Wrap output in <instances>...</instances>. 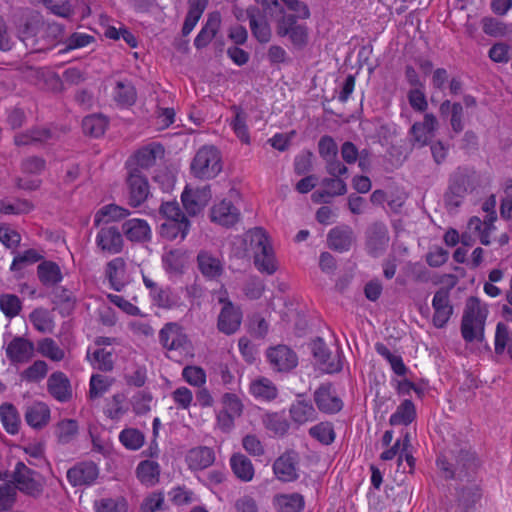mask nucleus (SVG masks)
<instances>
[{
    "mask_svg": "<svg viewBox=\"0 0 512 512\" xmlns=\"http://www.w3.org/2000/svg\"><path fill=\"white\" fill-rule=\"evenodd\" d=\"M487 314L486 305L479 299L471 297L467 300L461 325L462 336L466 341L472 342L482 338Z\"/></svg>",
    "mask_w": 512,
    "mask_h": 512,
    "instance_id": "f257e3e1",
    "label": "nucleus"
},
{
    "mask_svg": "<svg viewBox=\"0 0 512 512\" xmlns=\"http://www.w3.org/2000/svg\"><path fill=\"white\" fill-rule=\"evenodd\" d=\"M159 343L166 350L170 359L178 361V357H182L189 353L191 349V341L185 333L183 327L176 322L166 323L159 331Z\"/></svg>",
    "mask_w": 512,
    "mask_h": 512,
    "instance_id": "f03ea898",
    "label": "nucleus"
},
{
    "mask_svg": "<svg viewBox=\"0 0 512 512\" xmlns=\"http://www.w3.org/2000/svg\"><path fill=\"white\" fill-rule=\"evenodd\" d=\"M251 244L254 245V264L261 272L272 275L277 271V262L273 248L265 231L254 228L248 233Z\"/></svg>",
    "mask_w": 512,
    "mask_h": 512,
    "instance_id": "7ed1b4c3",
    "label": "nucleus"
},
{
    "mask_svg": "<svg viewBox=\"0 0 512 512\" xmlns=\"http://www.w3.org/2000/svg\"><path fill=\"white\" fill-rule=\"evenodd\" d=\"M221 171L222 159L220 151L213 145L201 147L191 163L192 174L196 178L209 180L215 178Z\"/></svg>",
    "mask_w": 512,
    "mask_h": 512,
    "instance_id": "20e7f679",
    "label": "nucleus"
},
{
    "mask_svg": "<svg viewBox=\"0 0 512 512\" xmlns=\"http://www.w3.org/2000/svg\"><path fill=\"white\" fill-rule=\"evenodd\" d=\"M218 301L223 304V307L218 316L217 327L220 332L226 335L234 334L241 325V309L234 306V304L228 299L226 290L221 293Z\"/></svg>",
    "mask_w": 512,
    "mask_h": 512,
    "instance_id": "39448f33",
    "label": "nucleus"
},
{
    "mask_svg": "<svg viewBox=\"0 0 512 512\" xmlns=\"http://www.w3.org/2000/svg\"><path fill=\"white\" fill-rule=\"evenodd\" d=\"M297 16L284 15L278 21L277 33L281 37L288 36L295 47L302 48L307 44L308 32L304 25L297 24Z\"/></svg>",
    "mask_w": 512,
    "mask_h": 512,
    "instance_id": "423d86ee",
    "label": "nucleus"
},
{
    "mask_svg": "<svg viewBox=\"0 0 512 512\" xmlns=\"http://www.w3.org/2000/svg\"><path fill=\"white\" fill-rule=\"evenodd\" d=\"M95 243L102 253L115 255L123 249V235L115 226H103L96 234Z\"/></svg>",
    "mask_w": 512,
    "mask_h": 512,
    "instance_id": "0eeeda50",
    "label": "nucleus"
},
{
    "mask_svg": "<svg viewBox=\"0 0 512 512\" xmlns=\"http://www.w3.org/2000/svg\"><path fill=\"white\" fill-rule=\"evenodd\" d=\"M35 472L23 462H17L13 471L15 489L29 496L36 497L42 492V485L34 479Z\"/></svg>",
    "mask_w": 512,
    "mask_h": 512,
    "instance_id": "6e6552de",
    "label": "nucleus"
},
{
    "mask_svg": "<svg viewBox=\"0 0 512 512\" xmlns=\"http://www.w3.org/2000/svg\"><path fill=\"white\" fill-rule=\"evenodd\" d=\"M212 197L209 185L197 187L195 189L186 187L181 195V200L186 212L189 215H197L208 204Z\"/></svg>",
    "mask_w": 512,
    "mask_h": 512,
    "instance_id": "1a4fd4ad",
    "label": "nucleus"
},
{
    "mask_svg": "<svg viewBox=\"0 0 512 512\" xmlns=\"http://www.w3.org/2000/svg\"><path fill=\"white\" fill-rule=\"evenodd\" d=\"M266 355L272 368L278 372H288L298 364L296 353L286 345L271 347Z\"/></svg>",
    "mask_w": 512,
    "mask_h": 512,
    "instance_id": "9d476101",
    "label": "nucleus"
},
{
    "mask_svg": "<svg viewBox=\"0 0 512 512\" xmlns=\"http://www.w3.org/2000/svg\"><path fill=\"white\" fill-rule=\"evenodd\" d=\"M99 476V468L92 461L80 462L67 471V480L73 486H91Z\"/></svg>",
    "mask_w": 512,
    "mask_h": 512,
    "instance_id": "9b49d317",
    "label": "nucleus"
},
{
    "mask_svg": "<svg viewBox=\"0 0 512 512\" xmlns=\"http://www.w3.org/2000/svg\"><path fill=\"white\" fill-rule=\"evenodd\" d=\"M144 286L149 290L152 303L159 308L172 309L179 304V297L169 287H161L149 276L143 274Z\"/></svg>",
    "mask_w": 512,
    "mask_h": 512,
    "instance_id": "f8f14e48",
    "label": "nucleus"
},
{
    "mask_svg": "<svg viewBox=\"0 0 512 512\" xmlns=\"http://www.w3.org/2000/svg\"><path fill=\"white\" fill-rule=\"evenodd\" d=\"M127 183L129 187V204L133 207L140 206L149 195L147 178L137 168H130Z\"/></svg>",
    "mask_w": 512,
    "mask_h": 512,
    "instance_id": "ddd939ff",
    "label": "nucleus"
},
{
    "mask_svg": "<svg viewBox=\"0 0 512 512\" xmlns=\"http://www.w3.org/2000/svg\"><path fill=\"white\" fill-rule=\"evenodd\" d=\"M437 119L434 115L427 113L422 122H416L410 129L411 141L413 145L423 147L433 138L437 129Z\"/></svg>",
    "mask_w": 512,
    "mask_h": 512,
    "instance_id": "4468645a",
    "label": "nucleus"
},
{
    "mask_svg": "<svg viewBox=\"0 0 512 512\" xmlns=\"http://www.w3.org/2000/svg\"><path fill=\"white\" fill-rule=\"evenodd\" d=\"M211 221L224 227L235 225L240 219V211L230 200L223 199L211 208Z\"/></svg>",
    "mask_w": 512,
    "mask_h": 512,
    "instance_id": "2eb2a0df",
    "label": "nucleus"
},
{
    "mask_svg": "<svg viewBox=\"0 0 512 512\" xmlns=\"http://www.w3.org/2000/svg\"><path fill=\"white\" fill-rule=\"evenodd\" d=\"M297 454L293 451L286 452L277 458L273 464L275 476L283 482H291L297 479Z\"/></svg>",
    "mask_w": 512,
    "mask_h": 512,
    "instance_id": "dca6fc26",
    "label": "nucleus"
},
{
    "mask_svg": "<svg viewBox=\"0 0 512 512\" xmlns=\"http://www.w3.org/2000/svg\"><path fill=\"white\" fill-rule=\"evenodd\" d=\"M50 395L58 402L65 403L72 398V388L68 377L60 371L52 373L47 380Z\"/></svg>",
    "mask_w": 512,
    "mask_h": 512,
    "instance_id": "f3484780",
    "label": "nucleus"
},
{
    "mask_svg": "<svg viewBox=\"0 0 512 512\" xmlns=\"http://www.w3.org/2000/svg\"><path fill=\"white\" fill-rule=\"evenodd\" d=\"M432 306L434 309L433 324L437 328H443L453 312L448 291L444 289L437 291L433 297Z\"/></svg>",
    "mask_w": 512,
    "mask_h": 512,
    "instance_id": "a211bd4d",
    "label": "nucleus"
},
{
    "mask_svg": "<svg viewBox=\"0 0 512 512\" xmlns=\"http://www.w3.org/2000/svg\"><path fill=\"white\" fill-rule=\"evenodd\" d=\"M252 35L260 43H267L271 39V28L265 16L257 7H249L246 10Z\"/></svg>",
    "mask_w": 512,
    "mask_h": 512,
    "instance_id": "6ab92c4d",
    "label": "nucleus"
},
{
    "mask_svg": "<svg viewBox=\"0 0 512 512\" xmlns=\"http://www.w3.org/2000/svg\"><path fill=\"white\" fill-rule=\"evenodd\" d=\"M185 461L191 471H201L214 463L215 452L207 446L194 447L187 452Z\"/></svg>",
    "mask_w": 512,
    "mask_h": 512,
    "instance_id": "aec40b11",
    "label": "nucleus"
},
{
    "mask_svg": "<svg viewBox=\"0 0 512 512\" xmlns=\"http://www.w3.org/2000/svg\"><path fill=\"white\" fill-rule=\"evenodd\" d=\"M230 110L233 115L227 120L229 126L241 143L246 145L250 144L251 138L247 125L249 116L247 112L241 106L237 105H233Z\"/></svg>",
    "mask_w": 512,
    "mask_h": 512,
    "instance_id": "412c9836",
    "label": "nucleus"
},
{
    "mask_svg": "<svg viewBox=\"0 0 512 512\" xmlns=\"http://www.w3.org/2000/svg\"><path fill=\"white\" fill-rule=\"evenodd\" d=\"M389 236L382 224H374L368 231L366 248L370 255H381L388 246Z\"/></svg>",
    "mask_w": 512,
    "mask_h": 512,
    "instance_id": "4be33fe9",
    "label": "nucleus"
},
{
    "mask_svg": "<svg viewBox=\"0 0 512 512\" xmlns=\"http://www.w3.org/2000/svg\"><path fill=\"white\" fill-rule=\"evenodd\" d=\"M33 352V343L23 337H15L6 347V356L14 363L29 361Z\"/></svg>",
    "mask_w": 512,
    "mask_h": 512,
    "instance_id": "5701e85b",
    "label": "nucleus"
},
{
    "mask_svg": "<svg viewBox=\"0 0 512 512\" xmlns=\"http://www.w3.org/2000/svg\"><path fill=\"white\" fill-rule=\"evenodd\" d=\"M197 265L201 274L208 280H216L223 273V264L220 259L208 251L198 253Z\"/></svg>",
    "mask_w": 512,
    "mask_h": 512,
    "instance_id": "b1692460",
    "label": "nucleus"
},
{
    "mask_svg": "<svg viewBox=\"0 0 512 512\" xmlns=\"http://www.w3.org/2000/svg\"><path fill=\"white\" fill-rule=\"evenodd\" d=\"M249 393L259 402H271L278 396L276 385L266 377H258L251 381Z\"/></svg>",
    "mask_w": 512,
    "mask_h": 512,
    "instance_id": "393cba45",
    "label": "nucleus"
},
{
    "mask_svg": "<svg viewBox=\"0 0 512 512\" xmlns=\"http://www.w3.org/2000/svg\"><path fill=\"white\" fill-rule=\"evenodd\" d=\"M122 231L126 238L132 242H144L151 238V228L144 219L132 218L122 225Z\"/></svg>",
    "mask_w": 512,
    "mask_h": 512,
    "instance_id": "a878e982",
    "label": "nucleus"
},
{
    "mask_svg": "<svg viewBox=\"0 0 512 512\" xmlns=\"http://www.w3.org/2000/svg\"><path fill=\"white\" fill-rule=\"evenodd\" d=\"M338 148L334 140L330 137H322V157L327 160V171L335 177H339L347 172V168L339 160H336Z\"/></svg>",
    "mask_w": 512,
    "mask_h": 512,
    "instance_id": "bb28decb",
    "label": "nucleus"
},
{
    "mask_svg": "<svg viewBox=\"0 0 512 512\" xmlns=\"http://www.w3.org/2000/svg\"><path fill=\"white\" fill-rule=\"evenodd\" d=\"M164 149L160 144L152 143L148 146H145L141 149H139L135 154L131 162H129V166L131 163L135 165L134 168H137L138 170L142 169H148L152 167L156 159L158 157L163 156Z\"/></svg>",
    "mask_w": 512,
    "mask_h": 512,
    "instance_id": "cd10ccee",
    "label": "nucleus"
},
{
    "mask_svg": "<svg viewBox=\"0 0 512 512\" xmlns=\"http://www.w3.org/2000/svg\"><path fill=\"white\" fill-rule=\"evenodd\" d=\"M354 241L353 230L349 226H339L333 228L328 236V246L339 252L347 251L351 248Z\"/></svg>",
    "mask_w": 512,
    "mask_h": 512,
    "instance_id": "c85d7f7f",
    "label": "nucleus"
},
{
    "mask_svg": "<svg viewBox=\"0 0 512 512\" xmlns=\"http://www.w3.org/2000/svg\"><path fill=\"white\" fill-rule=\"evenodd\" d=\"M221 25V15L219 12L210 13L205 25L199 31L194 39V45L197 49L206 47L218 32Z\"/></svg>",
    "mask_w": 512,
    "mask_h": 512,
    "instance_id": "c756f323",
    "label": "nucleus"
},
{
    "mask_svg": "<svg viewBox=\"0 0 512 512\" xmlns=\"http://www.w3.org/2000/svg\"><path fill=\"white\" fill-rule=\"evenodd\" d=\"M190 222L187 217L165 220L160 226V234L168 240L185 239L189 232Z\"/></svg>",
    "mask_w": 512,
    "mask_h": 512,
    "instance_id": "7c9ffc66",
    "label": "nucleus"
},
{
    "mask_svg": "<svg viewBox=\"0 0 512 512\" xmlns=\"http://www.w3.org/2000/svg\"><path fill=\"white\" fill-rule=\"evenodd\" d=\"M50 419V409L43 402H36L28 406L25 412L27 424L33 428H41Z\"/></svg>",
    "mask_w": 512,
    "mask_h": 512,
    "instance_id": "2f4dec72",
    "label": "nucleus"
},
{
    "mask_svg": "<svg viewBox=\"0 0 512 512\" xmlns=\"http://www.w3.org/2000/svg\"><path fill=\"white\" fill-rule=\"evenodd\" d=\"M129 410L127 397L124 393H116L108 399L104 406V414L107 418L118 421Z\"/></svg>",
    "mask_w": 512,
    "mask_h": 512,
    "instance_id": "473e14b6",
    "label": "nucleus"
},
{
    "mask_svg": "<svg viewBox=\"0 0 512 512\" xmlns=\"http://www.w3.org/2000/svg\"><path fill=\"white\" fill-rule=\"evenodd\" d=\"M130 215V211L116 204H108L101 207L94 216V225L101 223L120 221Z\"/></svg>",
    "mask_w": 512,
    "mask_h": 512,
    "instance_id": "72a5a7b5",
    "label": "nucleus"
},
{
    "mask_svg": "<svg viewBox=\"0 0 512 512\" xmlns=\"http://www.w3.org/2000/svg\"><path fill=\"white\" fill-rule=\"evenodd\" d=\"M87 359L94 369L109 372L114 367V353L106 348H96L94 351H87Z\"/></svg>",
    "mask_w": 512,
    "mask_h": 512,
    "instance_id": "f704fd0d",
    "label": "nucleus"
},
{
    "mask_svg": "<svg viewBox=\"0 0 512 512\" xmlns=\"http://www.w3.org/2000/svg\"><path fill=\"white\" fill-rule=\"evenodd\" d=\"M230 466L235 476L244 482H249L254 477V467L249 458L237 453L231 456Z\"/></svg>",
    "mask_w": 512,
    "mask_h": 512,
    "instance_id": "c9c22d12",
    "label": "nucleus"
},
{
    "mask_svg": "<svg viewBox=\"0 0 512 512\" xmlns=\"http://www.w3.org/2000/svg\"><path fill=\"white\" fill-rule=\"evenodd\" d=\"M38 278L45 286H54L63 279L59 265L53 261H43L37 267Z\"/></svg>",
    "mask_w": 512,
    "mask_h": 512,
    "instance_id": "e433bc0d",
    "label": "nucleus"
},
{
    "mask_svg": "<svg viewBox=\"0 0 512 512\" xmlns=\"http://www.w3.org/2000/svg\"><path fill=\"white\" fill-rule=\"evenodd\" d=\"M139 481L146 486H153L159 481L160 465L156 461H141L136 469Z\"/></svg>",
    "mask_w": 512,
    "mask_h": 512,
    "instance_id": "4c0bfd02",
    "label": "nucleus"
},
{
    "mask_svg": "<svg viewBox=\"0 0 512 512\" xmlns=\"http://www.w3.org/2000/svg\"><path fill=\"white\" fill-rule=\"evenodd\" d=\"M51 137L52 134L49 129L35 128L16 134L14 136V143L17 146L46 143L48 140L51 139Z\"/></svg>",
    "mask_w": 512,
    "mask_h": 512,
    "instance_id": "58836bf2",
    "label": "nucleus"
},
{
    "mask_svg": "<svg viewBox=\"0 0 512 512\" xmlns=\"http://www.w3.org/2000/svg\"><path fill=\"white\" fill-rule=\"evenodd\" d=\"M112 95L115 102L120 106H131L136 100V90L128 80L117 81Z\"/></svg>",
    "mask_w": 512,
    "mask_h": 512,
    "instance_id": "ea45409f",
    "label": "nucleus"
},
{
    "mask_svg": "<svg viewBox=\"0 0 512 512\" xmlns=\"http://www.w3.org/2000/svg\"><path fill=\"white\" fill-rule=\"evenodd\" d=\"M118 439L127 450L138 451L143 447L146 437L141 430L126 427L119 433Z\"/></svg>",
    "mask_w": 512,
    "mask_h": 512,
    "instance_id": "a19ab883",
    "label": "nucleus"
},
{
    "mask_svg": "<svg viewBox=\"0 0 512 512\" xmlns=\"http://www.w3.org/2000/svg\"><path fill=\"white\" fill-rule=\"evenodd\" d=\"M0 421L9 434H16L20 427V418L17 409L10 403L0 406Z\"/></svg>",
    "mask_w": 512,
    "mask_h": 512,
    "instance_id": "79ce46f5",
    "label": "nucleus"
},
{
    "mask_svg": "<svg viewBox=\"0 0 512 512\" xmlns=\"http://www.w3.org/2000/svg\"><path fill=\"white\" fill-rule=\"evenodd\" d=\"M416 417V409L411 400H404L390 416L389 422L393 426L409 425Z\"/></svg>",
    "mask_w": 512,
    "mask_h": 512,
    "instance_id": "37998d69",
    "label": "nucleus"
},
{
    "mask_svg": "<svg viewBox=\"0 0 512 512\" xmlns=\"http://www.w3.org/2000/svg\"><path fill=\"white\" fill-rule=\"evenodd\" d=\"M493 222L494 217L482 221L480 218L475 216L470 218L468 222V229L471 233H475L479 236L480 242L483 245H489L490 234L495 229Z\"/></svg>",
    "mask_w": 512,
    "mask_h": 512,
    "instance_id": "c03bdc74",
    "label": "nucleus"
},
{
    "mask_svg": "<svg viewBox=\"0 0 512 512\" xmlns=\"http://www.w3.org/2000/svg\"><path fill=\"white\" fill-rule=\"evenodd\" d=\"M273 502L278 512H300L304 504L302 496L296 493L277 495Z\"/></svg>",
    "mask_w": 512,
    "mask_h": 512,
    "instance_id": "a18cd8bd",
    "label": "nucleus"
},
{
    "mask_svg": "<svg viewBox=\"0 0 512 512\" xmlns=\"http://www.w3.org/2000/svg\"><path fill=\"white\" fill-rule=\"evenodd\" d=\"M290 414L296 423L303 424L316 418L317 413L313 405L306 401H297L290 408Z\"/></svg>",
    "mask_w": 512,
    "mask_h": 512,
    "instance_id": "49530a36",
    "label": "nucleus"
},
{
    "mask_svg": "<svg viewBox=\"0 0 512 512\" xmlns=\"http://www.w3.org/2000/svg\"><path fill=\"white\" fill-rule=\"evenodd\" d=\"M125 263L122 258H114L107 264L106 274L111 287L115 291H121L124 287L122 274L124 272Z\"/></svg>",
    "mask_w": 512,
    "mask_h": 512,
    "instance_id": "de8ad7c7",
    "label": "nucleus"
},
{
    "mask_svg": "<svg viewBox=\"0 0 512 512\" xmlns=\"http://www.w3.org/2000/svg\"><path fill=\"white\" fill-rule=\"evenodd\" d=\"M113 384V379L102 374H93L89 381V397L90 399L101 398L106 394Z\"/></svg>",
    "mask_w": 512,
    "mask_h": 512,
    "instance_id": "09e8293b",
    "label": "nucleus"
},
{
    "mask_svg": "<svg viewBox=\"0 0 512 512\" xmlns=\"http://www.w3.org/2000/svg\"><path fill=\"white\" fill-rule=\"evenodd\" d=\"M107 125V119L102 115H89L82 120L84 133L93 137L103 135Z\"/></svg>",
    "mask_w": 512,
    "mask_h": 512,
    "instance_id": "8fccbe9b",
    "label": "nucleus"
},
{
    "mask_svg": "<svg viewBox=\"0 0 512 512\" xmlns=\"http://www.w3.org/2000/svg\"><path fill=\"white\" fill-rule=\"evenodd\" d=\"M22 309V302L15 294H1L0 295V310L8 319H13L18 316Z\"/></svg>",
    "mask_w": 512,
    "mask_h": 512,
    "instance_id": "3c124183",
    "label": "nucleus"
},
{
    "mask_svg": "<svg viewBox=\"0 0 512 512\" xmlns=\"http://www.w3.org/2000/svg\"><path fill=\"white\" fill-rule=\"evenodd\" d=\"M38 352L55 362L62 361L65 357V351L52 338H44L39 341Z\"/></svg>",
    "mask_w": 512,
    "mask_h": 512,
    "instance_id": "603ef678",
    "label": "nucleus"
},
{
    "mask_svg": "<svg viewBox=\"0 0 512 512\" xmlns=\"http://www.w3.org/2000/svg\"><path fill=\"white\" fill-rule=\"evenodd\" d=\"M263 425L265 428L275 435H284L288 428L289 424L286 418L279 413H267L263 416Z\"/></svg>",
    "mask_w": 512,
    "mask_h": 512,
    "instance_id": "864d4df0",
    "label": "nucleus"
},
{
    "mask_svg": "<svg viewBox=\"0 0 512 512\" xmlns=\"http://www.w3.org/2000/svg\"><path fill=\"white\" fill-rule=\"evenodd\" d=\"M43 259V255L40 254L36 249H27L23 252L17 253L10 265L11 271L21 270L27 265L34 264Z\"/></svg>",
    "mask_w": 512,
    "mask_h": 512,
    "instance_id": "5fc2aeb1",
    "label": "nucleus"
},
{
    "mask_svg": "<svg viewBox=\"0 0 512 512\" xmlns=\"http://www.w3.org/2000/svg\"><path fill=\"white\" fill-rule=\"evenodd\" d=\"M33 209V204L25 199H16L13 202L2 200L0 202V212L5 215H20L29 213Z\"/></svg>",
    "mask_w": 512,
    "mask_h": 512,
    "instance_id": "6e6d98bb",
    "label": "nucleus"
},
{
    "mask_svg": "<svg viewBox=\"0 0 512 512\" xmlns=\"http://www.w3.org/2000/svg\"><path fill=\"white\" fill-rule=\"evenodd\" d=\"M96 512H127L128 504L123 497L102 498L95 502Z\"/></svg>",
    "mask_w": 512,
    "mask_h": 512,
    "instance_id": "4d7b16f0",
    "label": "nucleus"
},
{
    "mask_svg": "<svg viewBox=\"0 0 512 512\" xmlns=\"http://www.w3.org/2000/svg\"><path fill=\"white\" fill-rule=\"evenodd\" d=\"M505 348L512 357V334L508 331L506 324L498 323L495 333V351L500 354Z\"/></svg>",
    "mask_w": 512,
    "mask_h": 512,
    "instance_id": "13d9d810",
    "label": "nucleus"
},
{
    "mask_svg": "<svg viewBox=\"0 0 512 512\" xmlns=\"http://www.w3.org/2000/svg\"><path fill=\"white\" fill-rule=\"evenodd\" d=\"M222 410L231 414L236 419L239 418L244 410V405L240 398L234 393H224L221 398Z\"/></svg>",
    "mask_w": 512,
    "mask_h": 512,
    "instance_id": "bf43d9fd",
    "label": "nucleus"
},
{
    "mask_svg": "<svg viewBox=\"0 0 512 512\" xmlns=\"http://www.w3.org/2000/svg\"><path fill=\"white\" fill-rule=\"evenodd\" d=\"M183 379L194 387H202L206 383V372L199 366L189 365L182 370Z\"/></svg>",
    "mask_w": 512,
    "mask_h": 512,
    "instance_id": "052dcab7",
    "label": "nucleus"
},
{
    "mask_svg": "<svg viewBox=\"0 0 512 512\" xmlns=\"http://www.w3.org/2000/svg\"><path fill=\"white\" fill-rule=\"evenodd\" d=\"M94 41L95 37L90 34L84 32H74L71 35H69L64 41V51L81 49L89 46Z\"/></svg>",
    "mask_w": 512,
    "mask_h": 512,
    "instance_id": "680f3d73",
    "label": "nucleus"
},
{
    "mask_svg": "<svg viewBox=\"0 0 512 512\" xmlns=\"http://www.w3.org/2000/svg\"><path fill=\"white\" fill-rule=\"evenodd\" d=\"M171 398L174 401L176 408L181 410H189L193 403V393L185 386L176 388L171 393Z\"/></svg>",
    "mask_w": 512,
    "mask_h": 512,
    "instance_id": "e2e57ef3",
    "label": "nucleus"
},
{
    "mask_svg": "<svg viewBox=\"0 0 512 512\" xmlns=\"http://www.w3.org/2000/svg\"><path fill=\"white\" fill-rule=\"evenodd\" d=\"M30 321L34 328L40 332H47L51 330L52 320L50 319L49 313L45 309H35L30 314Z\"/></svg>",
    "mask_w": 512,
    "mask_h": 512,
    "instance_id": "0e129e2a",
    "label": "nucleus"
},
{
    "mask_svg": "<svg viewBox=\"0 0 512 512\" xmlns=\"http://www.w3.org/2000/svg\"><path fill=\"white\" fill-rule=\"evenodd\" d=\"M0 242L9 249H15L21 242V235L7 224L0 225Z\"/></svg>",
    "mask_w": 512,
    "mask_h": 512,
    "instance_id": "69168bd1",
    "label": "nucleus"
},
{
    "mask_svg": "<svg viewBox=\"0 0 512 512\" xmlns=\"http://www.w3.org/2000/svg\"><path fill=\"white\" fill-rule=\"evenodd\" d=\"M152 396L149 392L141 390L132 397V406L136 414L142 415L151 410Z\"/></svg>",
    "mask_w": 512,
    "mask_h": 512,
    "instance_id": "338daca9",
    "label": "nucleus"
},
{
    "mask_svg": "<svg viewBox=\"0 0 512 512\" xmlns=\"http://www.w3.org/2000/svg\"><path fill=\"white\" fill-rule=\"evenodd\" d=\"M48 372L45 361L37 360L23 372V378L30 382H37L43 379Z\"/></svg>",
    "mask_w": 512,
    "mask_h": 512,
    "instance_id": "774afa93",
    "label": "nucleus"
}]
</instances>
